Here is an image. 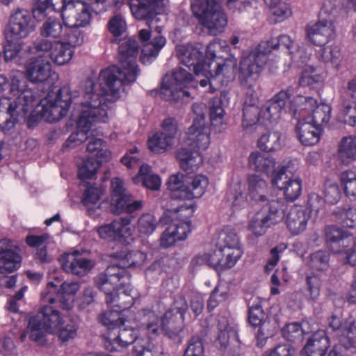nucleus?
<instances>
[{
  "label": "nucleus",
  "mask_w": 356,
  "mask_h": 356,
  "mask_svg": "<svg viewBox=\"0 0 356 356\" xmlns=\"http://www.w3.org/2000/svg\"><path fill=\"white\" fill-rule=\"evenodd\" d=\"M139 46L134 38H124L119 45V66L112 65L101 71L98 88L93 80L85 81L81 100L75 104L73 116L77 130L67 139L65 145L73 148L89 138L92 127L97 122H106L109 111L124 90V86L136 80L138 69L136 63Z\"/></svg>",
  "instance_id": "1"
},
{
  "label": "nucleus",
  "mask_w": 356,
  "mask_h": 356,
  "mask_svg": "<svg viewBox=\"0 0 356 356\" xmlns=\"http://www.w3.org/2000/svg\"><path fill=\"white\" fill-rule=\"evenodd\" d=\"M11 98H0V127L3 132L11 131L28 113L40 116L48 122H55L68 113L71 97L61 90L50 91L38 102V97L22 72L13 75L10 86Z\"/></svg>",
  "instance_id": "2"
},
{
  "label": "nucleus",
  "mask_w": 356,
  "mask_h": 356,
  "mask_svg": "<svg viewBox=\"0 0 356 356\" xmlns=\"http://www.w3.org/2000/svg\"><path fill=\"white\" fill-rule=\"evenodd\" d=\"M97 287L106 294V302L111 307L120 310L107 311L99 316V321L110 330L108 332L123 327L125 323L141 322L146 330L147 321L137 313L134 317L127 309L134 304L133 289L130 284L129 275L117 266H108L104 273L98 275L95 280Z\"/></svg>",
  "instance_id": "3"
},
{
  "label": "nucleus",
  "mask_w": 356,
  "mask_h": 356,
  "mask_svg": "<svg viewBox=\"0 0 356 356\" xmlns=\"http://www.w3.org/2000/svg\"><path fill=\"white\" fill-rule=\"evenodd\" d=\"M56 289L53 283L48 284L46 291L41 294L42 305L38 312L29 318L27 329L32 341H40L46 332L56 334L63 343L76 336V325L73 322L65 324L64 316L57 308L60 305L53 294Z\"/></svg>",
  "instance_id": "4"
},
{
  "label": "nucleus",
  "mask_w": 356,
  "mask_h": 356,
  "mask_svg": "<svg viewBox=\"0 0 356 356\" xmlns=\"http://www.w3.org/2000/svg\"><path fill=\"white\" fill-rule=\"evenodd\" d=\"M129 7L135 18L138 19H147L148 29H143L139 31V38L143 42L140 60L146 64L152 62L165 46L166 40L161 35L162 27L157 26L160 13V6L163 0H129Z\"/></svg>",
  "instance_id": "5"
},
{
  "label": "nucleus",
  "mask_w": 356,
  "mask_h": 356,
  "mask_svg": "<svg viewBox=\"0 0 356 356\" xmlns=\"http://www.w3.org/2000/svg\"><path fill=\"white\" fill-rule=\"evenodd\" d=\"M293 44V40L287 35L261 42L254 50L243 55L239 67V81L243 86H253L264 66L268 64V57L272 51L283 47L289 54H292L291 49Z\"/></svg>",
  "instance_id": "6"
},
{
  "label": "nucleus",
  "mask_w": 356,
  "mask_h": 356,
  "mask_svg": "<svg viewBox=\"0 0 356 356\" xmlns=\"http://www.w3.org/2000/svg\"><path fill=\"white\" fill-rule=\"evenodd\" d=\"M211 130L206 122H193L185 134L184 144L186 147H180L177 150L176 157L179 161L181 168L187 172H192L202 163L203 159L201 151L206 150L211 143Z\"/></svg>",
  "instance_id": "7"
},
{
  "label": "nucleus",
  "mask_w": 356,
  "mask_h": 356,
  "mask_svg": "<svg viewBox=\"0 0 356 356\" xmlns=\"http://www.w3.org/2000/svg\"><path fill=\"white\" fill-rule=\"evenodd\" d=\"M177 57L181 63L186 66L189 70L193 71L195 74H203L207 78L216 76L220 74L228 76L233 74L237 66V59L231 56L221 63H215V70H213V62L206 63L202 60L203 54L200 50L199 44H184L177 45L176 47Z\"/></svg>",
  "instance_id": "8"
},
{
  "label": "nucleus",
  "mask_w": 356,
  "mask_h": 356,
  "mask_svg": "<svg viewBox=\"0 0 356 356\" xmlns=\"http://www.w3.org/2000/svg\"><path fill=\"white\" fill-rule=\"evenodd\" d=\"M33 13L24 8H17L10 17L6 30V44L4 55L6 60L16 59L20 54L23 43L22 40L28 37L35 30Z\"/></svg>",
  "instance_id": "9"
},
{
  "label": "nucleus",
  "mask_w": 356,
  "mask_h": 356,
  "mask_svg": "<svg viewBox=\"0 0 356 356\" xmlns=\"http://www.w3.org/2000/svg\"><path fill=\"white\" fill-rule=\"evenodd\" d=\"M188 309L186 300L183 296L177 297L172 307L165 312L164 317L160 320L159 317L151 309H143L138 311L140 316L146 319L147 334L152 337L157 335L160 330L165 331L177 332L180 330V324L184 320V315Z\"/></svg>",
  "instance_id": "10"
},
{
  "label": "nucleus",
  "mask_w": 356,
  "mask_h": 356,
  "mask_svg": "<svg viewBox=\"0 0 356 356\" xmlns=\"http://www.w3.org/2000/svg\"><path fill=\"white\" fill-rule=\"evenodd\" d=\"M194 16L207 33L216 35L227 25V17L219 0H191Z\"/></svg>",
  "instance_id": "11"
},
{
  "label": "nucleus",
  "mask_w": 356,
  "mask_h": 356,
  "mask_svg": "<svg viewBox=\"0 0 356 356\" xmlns=\"http://www.w3.org/2000/svg\"><path fill=\"white\" fill-rule=\"evenodd\" d=\"M324 233L329 250L334 254L343 255L346 263L356 265V238L333 225L325 226Z\"/></svg>",
  "instance_id": "12"
},
{
  "label": "nucleus",
  "mask_w": 356,
  "mask_h": 356,
  "mask_svg": "<svg viewBox=\"0 0 356 356\" xmlns=\"http://www.w3.org/2000/svg\"><path fill=\"white\" fill-rule=\"evenodd\" d=\"M288 209L283 200H273L264 205L250 219L248 229L255 236H261L273 224L282 220Z\"/></svg>",
  "instance_id": "13"
},
{
  "label": "nucleus",
  "mask_w": 356,
  "mask_h": 356,
  "mask_svg": "<svg viewBox=\"0 0 356 356\" xmlns=\"http://www.w3.org/2000/svg\"><path fill=\"white\" fill-rule=\"evenodd\" d=\"M193 77L187 70L179 68L172 74H166L162 81L160 97L165 101L177 102L181 97L190 96L186 90L192 83Z\"/></svg>",
  "instance_id": "14"
},
{
  "label": "nucleus",
  "mask_w": 356,
  "mask_h": 356,
  "mask_svg": "<svg viewBox=\"0 0 356 356\" xmlns=\"http://www.w3.org/2000/svg\"><path fill=\"white\" fill-rule=\"evenodd\" d=\"M293 163L290 161L285 165H282L277 171H274L271 176L273 186L283 192L284 197L288 201H295L302 193V180L299 177H290L295 170Z\"/></svg>",
  "instance_id": "15"
},
{
  "label": "nucleus",
  "mask_w": 356,
  "mask_h": 356,
  "mask_svg": "<svg viewBox=\"0 0 356 356\" xmlns=\"http://www.w3.org/2000/svg\"><path fill=\"white\" fill-rule=\"evenodd\" d=\"M61 3L63 23L77 27H85L91 21L92 14L88 4L83 1L58 0Z\"/></svg>",
  "instance_id": "16"
},
{
  "label": "nucleus",
  "mask_w": 356,
  "mask_h": 356,
  "mask_svg": "<svg viewBox=\"0 0 356 356\" xmlns=\"http://www.w3.org/2000/svg\"><path fill=\"white\" fill-rule=\"evenodd\" d=\"M34 48L42 52L45 57H49L58 65L67 63L72 58L74 49L61 41L52 42L49 39H41L34 43Z\"/></svg>",
  "instance_id": "17"
},
{
  "label": "nucleus",
  "mask_w": 356,
  "mask_h": 356,
  "mask_svg": "<svg viewBox=\"0 0 356 356\" xmlns=\"http://www.w3.org/2000/svg\"><path fill=\"white\" fill-rule=\"evenodd\" d=\"M196 209L194 202H184L171 211V222L169 226L175 228V233L180 241L185 240L191 232V222Z\"/></svg>",
  "instance_id": "18"
},
{
  "label": "nucleus",
  "mask_w": 356,
  "mask_h": 356,
  "mask_svg": "<svg viewBox=\"0 0 356 356\" xmlns=\"http://www.w3.org/2000/svg\"><path fill=\"white\" fill-rule=\"evenodd\" d=\"M140 341L137 345L138 349L140 346H144L143 339L138 337V331L133 328L120 327L118 329V334L110 332L105 337L104 347L109 352H120L126 349L130 344L136 343Z\"/></svg>",
  "instance_id": "19"
},
{
  "label": "nucleus",
  "mask_w": 356,
  "mask_h": 356,
  "mask_svg": "<svg viewBox=\"0 0 356 356\" xmlns=\"http://www.w3.org/2000/svg\"><path fill=\"white\" fill-rule=\"evenodd\" d=\"M59 261L63 270L79 277L87 275L94 267L93 261L79 250L63 254Z\"/></svg>",
  "instance_id": "20"
},
{
  "label": "nucleus",
  "mask_w": 356,
  "mask_h": 356,
  "mask_svg": "<svg viewBox=\"0 0 356 356\" xmlns=\"http://www.w3.org/2000/svg\"><path fill=\"white\" fill-rule=\"evenodd\" d=\"M245 187L250 204H259L262 207L273 200H282L278 198H270L268 196V185L266 180L258 175L254 173L248 175L245 180Z\"/></svg>",
  "instance_id": "21"
},
{
  "label": "nucleus",
  "mask_w": 356,
  "mask_h": 356,
  "mask_svg": "<svg viewBox=\"0 0 356 356\" xmlns=\"http://www.w3.org/2000/svg\"><path fill=\"white\" fill-rule=\"evenodd\" d=\"M291 95L289 88L281 90L266 104L261 109L262 124L267 126L268 124L276 123L280 119Z\"/></svg>",
  "instance_id": "22"
},
{
  "label": "nucleus",
  "mask_w": 356,
  "mask_h": 356,
  "mask_svg": "<svg viewBox=\"0 0 356 356\" xmlns=\"http://www.w3.org/2000/svg\"><path fill=\"white\" fill-rule=\"evenodd\" d=\"M307 38L313 44L322 46L335 36V27L332 20L321 19L306 26Z\"/></svg>",
  "instance_id": "23"
},
{
  "label": "nucleus",
  "mask_w": 356,
  "mask_h": 356,
  "mask_svg": "<svg viewBox=\"0 0 356 356\" xmlns=\"http://www.w3.org/2000/svg\"><path fill=\"white\" fill-rule=\"evenodd\" d=\"M35 53L37 56L30 58L26 65V74L31 82L44 83L51 76V65L42 52L35 50Z\"/></svg>",
  "instance_id": "24"
},
{
  "label": "nucleus",
  "mask_w": 356,
  "mask_h": 356,
  "mask_svg": "<svg viewBox=\"0 0 356 356\" xmlns=\"http://www.w3.org/2000/svg\"><path fill=\"white\" fill-rule=\"evenodd\" d=\"M240 83L243 88L247 90V97L244 101L243 108V125L247 128L257 122L262 124L263 118H261V109L260 110L257 106V98L254 91V87L256 83L252 87H248L243 86L241 81ZM255 83H257V81Z\"/></svg>",
  "instance_id": "25"
},
{
  "label": "nucleus",
  "mask_w": 356,
  "mask_h": 356,
  "mask_svg": "<svg viewBox=\"0 0 356 356\" xmlns=\"http://www.w3.org/2000/svg\"><path fill=\"white\" fill-rule=\"evenodd\" d=\"M322 128L317 127L307 119L299 120L296 132L300 142L305 146L314 145L320 140Z\"/></svg>",
  "instance_id": "26"
},
{
  "label": "nucleus",
  "mask_w": 356,
  "mask_h": 356,
  "mask_svg": "<svg viewBox=\"0 0 356 356\" xmlns=\"http://www.w3.org/2000/svg\"><path fill=\"white\" fill-rule=\"evenodd\" d=\"M310 218V211L307 208L294 207L291 209L286 219V224L293 235H297L305 230Z\"/></svg>",
  "instance_id": "27"
},
{
  "label": "nucleus",
  "mask_w": 356,
  "mask_h": 356,
  "mask_svg": "<svg viewBox=\"0 0 356 356\" xmlns=\"http://www.w3.org/2000/svg\"><path fill=\"white\" fill-rule=\"evenodd\" d=\"M289 111L294 118L299 120L307 119L316 105V100L311 97L297 96L289 102Z\"/></svg>",
  "instance_id": "28"
},
{
  "label": "nucleus",
  "mask_w": 356,
  "mask_h": 356,
  "mask_svg": "<svg viewBox=\"0 0 356 356\" xmlns=\"http://www.w3.org/2000/svg\"><path fill=\"white\" fill-rule=\"evenodd\" d=\"M208 185L209 179L206 176L196 175L185 188L181 190L180 199L188 200L190 202L194 198H200L204 194Z\"/></svg>",
  "instance_id": "29"
},
{
  "label": "nucleus",
  "mask_w": 356,
  "mask_h": 356,
  "mask_svg": "<svg viewBox=\"0 0 356 356\" xmlns=\"http://www.w3.org/2000/svg\"><path fill=\"white\" fill-rule=\"evenodd\" d=\"M329 347V339L323 330L316 332L304 347L307 356H325Z\"/></svg>",
  "instance_id": "30"
},
{
  "label": "nucleus",
  "mask_w": 356,
  "mask_h": 356,
  "mask_svg": "<svg viewBox=\"0 0 356 356\" xmlns=\"http://www.w3.org/2000/svg\"><path fill=\"white\" fill-rule=\"evenodd\" d=\"M191 264L195 267L208 266L217 272L223 271L221 251L218 247L216 250L197 254Z\"/></svg>",
  "instance_id": "31"
},
{
  "label": "nucleus",
  "mask_w": 356,
  "mask_h": 356,
  "mask_svg": "<svg viewBox=\"0 0 356 356\" xmlns=\"http://www.w3.org/2000/svg\"><path fill=\"white\" fill-rule=\"evenodd\" d=\"M118 258L119 259V265L113 264L110 266H117L130 275L125 268L143 266L147 260V254L139 250L122 251L118 254ZM129 279L131 280V275H129Z\"/></svg>",
  "instance_id": "32"
},
{
  "label": "nucleus",
  "mask_w": 356,
  "mask_h": 356,
  "mask_svg": "<svg viewBox=\"0 0 356 356\" xmlns=\"http://www.w3.org/2000/svg\"><path fill=\"white\" fill-rule=\"evenodd\" d=\"M133 181L136 184L141 183L143 186L152 191L159 190L161 184L160 177L152 173L147 164L140 165L139 172L133 177Z\"/></svg>",
  "instance_id": "33"
},
{
  "label": "nucleus",
  "mask_w": 356,
  "mask_h": 356,
  "mask_svg": "<svg viewBox=\"0 0 356 356\" xmlns=\"http://www.w3.org/2000/svg\"><path fill=\"white\" fill-rule=\"evenodd\" d=\"M248 165L254 171L268 174L275 168V161L270 156L256 151L250 154Z\"/></svg>",
  "instance_id": "34"
},
{
  "label": "nucleus",
  "mask_w": 356,
  "mask_h": 356,
  "mask_svg": "<svg viewBox=\"0 0 356 356\" xmlns=\"http://www.w3.org/2000/svg\"><path fill=\"white\" fill-rule=\"evenodd\" d=\"M338 156L343 163L356 160V136L343 137L338 145Z\"/></svg>",
  "instance_id": "35"
},
{
  "label": "nucleus",
  "mask_w": 356,
  "mask_h": 356,
  "mask_svg": "<svg viewBox=\"0 0 356 356\" xmlns=\"http://www.w3.org/2000/svg\"><path fill=\"white\" fill-rule=\"evenodd\" d=\"M170 138L159 131L156 132L147 140L149 149L156 154L165 152L172 148L175 143V141Z\"/></svg>",
  "instance_id": "36"
},
{
  "label": "nucleus",
  "mask_w": 356,
  "mask_h": 356,
  "mask_svg": "<svg viewBox=\"0 0 356 356\" xmlns=\"http://www.w3.org/2000/svg\"><path fill=\"white\" fill-rule=\"evenodd\" d=\"M65 24L58 19L49 17L44 22L40 27V35L44 39L54 38L60 40L63 34Z\"/></svg>",
  "instance_id": "37"
},
{
  "label": "nucleus",
  "mask_w": 356,
  "mask_h": 356,
  "mask_svg": "<svg viewBox=\"0 0 356 356\" xmlns=\"http://www.w3.org/2000/svg\"><path fill=\"white\" fill-rule=\"evenodd\" d=\"M79 28L71 24H65L63 34L60 41L70 47L72 49L81 45L84 41V35Z\"/></svg>",
  "instance_id": "38"
},
{
  "label": "nucleus",
  "mask_w": 356,
  "mask_h": 356,
  "mask_svg": "<svg viewBox=\"0 0 356 356\" xmlns=\"http://www.w3.org/2000/svg\"><path fill=\"white\" fill-rule=\"evenodd\" d=\"M282 144V134L278 131L264 134L258 140V147L265 152L278 150Z\"/></svg>",
  "instance_id": "39"
},
{
  "label": "nucleus",
  "mask_w": 356,
  "mask_h": 356,
  "mask_svg": "<svg viewBox=\"0 0 356 356\" xmlns=\"http://www.w3.org/2000/svg\"><path fill=\"white\" fill-rule=\"evenodd\" d=\"M224 114L221 100L219 98H213L210 107V120L211 125L218 132L225 129Z\"/></svg>",
  "instance_id": "40"
},
{
  "label": "nucleus",
  "mask_w": 356,
  "mask_h": 356,
  "mask_svg": "<svg viewBox=\"0 0 356 356\" xmlns=\"http://www.w3.org/2000/svg\"><path fill=\"white\" fill-rule=\"evenodd\" d=\"M332 108L329 104H321L316 105L312 111V115L308 116L307 120L321 128L322 125L327 124L331 117Z\"/></svg>",
  "instance_id": "41"
},
{
  "label": "nucleus",
  "mask_w": 356,
  "mask_h": 356,
  "mask_svg": "<svg viewBox=\"0 0 356 356\" xmlns=\"http://www.w3.org/2000/svg\"><path fill=\"white\" fill-rule=\"evenodd\" d=\"M80 289V284L79 282H64L61 286L60 290L63 293L67 296L64 297L58 302L60 307L65 310H70L73 307L74 296Z\"/></svg>",
  "instance_id": "42"
},
{
  "label": "nucleus",
  "mask_w": 356,
  "mask_h": 356,
  "mask_svg": "<svg viewBox=\"0 0 356 356\" xmlns=\"http://www.w3.org/2000/svg\"><path fill=\"white\" fill-rule=\"evenodd\" d=\"M217 247L220 249L242 248L238 236L231 227H225L220 232Z\"/></svg>",
  "instance_id": "43"
},
{
  "label": "nucleus",
  "mask_w": 356,
  "mask_h": 356,
  "mask_svg": "<svg viewBox=\"0 0 356 356\" xmlns=\"http://www.w3.org/2000/svg\"><path fill=\"white\" fill-rule=\"evenodd\" d=\"M22 257L17 252H8L0 256L1 273H12L21 266Z\"/></svg>",
  "instance_id": "44"
},
{
  "label": "nucleus",
  "mask_w": 356,
  "mask_h": 356,
  "mask_svg": "<svg viewBox=\"0 0 356 356\" xmlns=\"http://www.w3.org/2000/svg\"><path fill=\"white\" fill-rule=\"evenodd\" d=\"M158 222L150 213L143 214L138 220L136 229L141 237L151 235L156 229Z\"/></svg>",
  "instance_id": "45"
},
{
  "label": "nucleus",
  "mask_w": 356,
  "mask_h": 356,
  "mask_svg": "<svg viewBox=\"0 0 356 356\" xmlns=\"http://www.w3.org/2000/svg\"><path fill=\"white\" fill-rule=\"evenodd\" d=\"M341 115L343 116L345 124L350 126L356 124V99H352L350 97H344V95H341Z\"/></svg>",
  "instance_id": "46"
},
{
  "label": "nucleus",
  "mask_w": 356,
  "mask_h": 356,
  "mask_svg": "<svg viewBox=\"0 0 356 356\" xmlns=\"http://www.w3.org/2000/svg\"><path fill=\"white\" fill-rule=\"evenodd\" d=\"M223 271L234 267L243 254L242 248L220 249Z\"/></svg>",
  "instance_id": "47"
},
{
  "label": "nucleus",
  "mask_w": 356,
  "mask_h": 356,
  "mask_svg": "<svg viewBox=\"0 0 356 356\" xmlns=\"http://www.w3.org/2000/svg\"><path fill=\"white\" fill-rule=\"evenodd\" d=\"M141 200H134L131 195L125 196L124 199H118L117 204L113 206L114 211L116 213L126 212L132 213L142 208Z\"/></svg>",
  "instance_id": "48"
},
{
  "label": "nucleus",
  "mask_w": 356,
  "mask_h": 356,
  "mask_svg": "<svg viewBox=\"0 0 356 356\" xmlns=\"http://www.w3.org/2000/svg\"><path fill=\"white\" fill-rule=\"evenodd\" d=\"M333 215L343 226L350 228L356 227V209L350 207L338 209L333 212Z\"/></svg>",
  "instance_id": "49"
},
{
  "label": "nucleus",
  "mask_w": 356,
  "mask_h": 356,
  "mask_svg": "<svg viewBox=\"0 0 356 356\" xmlns=\"http://www.w3.org/2000/svg\"><path fill=\"white\" fill-rule=\"evenodd\" d=\"M323 80V77L319 70L312 66H307L302 72L299 84L302 86H309L321 83Z\"/></svg>",
  "instance_id": "50"
},
{
  "label": "nucleus",
  "mask_w": 356,
  "mask_h": 356,
  "mask_svg": "<svg viewBox=\"0 0 356 356\" xmlns=\"http://www.w3.org/2000/svg\"><path fill=\"white\" fill-rule=\"evenodd\" d=\"M283 337L291 342H300L303 339L305 333L302 325L298 323L287 324L282 330Z\"/></svg>",
  "instance_id": "51"
},
{
  "label": "nucleus",
  "mask_w": 356,
  "mask_h": 356,
  "mask_svg": "<svg viewBox=\"0 0 356 356\" xmlns=\"http://www.w3.org/2000/svg\"><path fill=\"white\" fill-rule=\"evenodd\" d=\"M330 254L324 250H318L310 255L309 267L316 271L326 270L329 267Z\"/></svg>",
  "instance_id": "52"
},
{
  "label": "nucleus",
  "mask_w": 356,
  "mask_h": 356,
  "mask_svg": "<svg viewBox=\"0 0 356 356\" xmlns=\"http://www.w3.org/2000/svg\"><path fill=\"white\" fill-rule=\"evenodd\" d=\"M104 193V189L101 186H88L83 193L82 203L90 208L98 204Z\"/></svg>",
  "instance_id": "53"
},
{
  "label": "nucleus",
  "mask_w": 356,
  "mask_h": 356,
  "mask_svg": "<svg viewBox=\"0 0 356 356\" xmlns=\"http://www.w3.org/2000/svg\"><path fill=\"white\" fill-rule=\"evenodd\" d=\"M265 3L269 6L272 14L277 17V21H282L291 14L289 5L280 0H265Z\"/></svg>",
  "instance_id": "54"
},
{
  "label": "nucleus",
  "mask_w": 356,
  "mask_h": 356,
  "mask_svg": "<svg viewBox=\"0 0 356 356\" xmlns=\"http://www.w3.org/2000/svg\"><path fill=\"white\" fill-rule=\"evenodd\" d=\"M99 168V162L95 161L91 156L83 161L79 168L78 177L81 179H92Z\"/></svg>",
  "instance_id": "55"
},
{
  "label": "nucleus",
  "mask_w": 356,
  "mask_h": 356,
  "mask_svg": "<svg viewBox=\"0 0 356 356\" xmlns=\"http://www.w3.org/2000/svg\"><path fill=\"white\" fill-rule=\"evenodd\" d=\"M222 51L223 52H228L229 51V47L226 40L215 39L211 42L207 47L206 57L211 60L210 62L213 63L212 65L213 70H215L214 67L216 62H213V59L216 57V51ZM225 60L220 63H222Z\"/></svg>",
  "instance_id": "56"
},
{
  "label": "nucleus",
  "mask_w": 356,
  "mask_h": 356,
  "mask_svg": "<svg viewBox=\"0 0 356 356\" xmlns=\"http://www.w3.org/2000/svg\"><path fill=\"white\" fill-rule=\"evenodd\" d=\"M340 179L348 197L356 198V175L353 171L346 170L341 174Z\"/></svg>",
  "instance_id": "57"
},
{
  "label": "nucleus",
  "mask_w": 356,
  "mask_h": 356,
  "mask_svg": "<svg viewBox=\"0 0 356 356\" xmlns=\"http://www.w3.org/2000/svg\"><path fill=\"white\" fill-rule=\"evenodd\" d=\"M248 321L251 326L269 325L270 323L265 319V314L260 305H249Z\"/></svg>",
  "instance_id": "58"
},
{
  "label": "nucleus",
  "mask_w": 356,
  "mask_h": 356,
  "mask_svg": "<svg viewBox=\"0 0 356 356\" xmlns=\"http://www.w3.org/2000/svg\"><path fill=\"white\" fill-rule=\"evenodd\" d=\"M321 56L325 63H330L334 67H337L341 61V51L337 46H329L322 50Z\"/></svg>",
  "instance_id": "59"
},
{
  "label": "nucleus",
  "mask_w": 356,
  "mask_h": 356,
  "mask_svg": "<svg viewBox=\"0 0 356 356\" xmlns=\"http://www.w3.org/2000/svg\"><path fill=\"white\" fill-rule=\"evenodd\" d=\"M159 131L175 141L179 132L177 120L171 117L165 118L161 124Z\"/></svg>",
  "instance_id": "60"
},
{
  "label": "nucleus",
  "mask_w": 356,
  "mask_h": 356,
  "mask_svg": "<svg viewBox=\"0 0 356 356\" xmlns=\"http://www.w3.org/2000/svg\"><path fill=\"white\" fill-rule=\"evenodd\" d=\"M323 193L325 202L331 204L337 203L341 195L339 186L330 181L325 182Z\"/></svg>",
  "instance_id": "61"
},
{
  "label": "nucleus",
  "mask_w": 356,
  "mask_h": 356,
  "mask_svg": "<svg viewBox=\"0 0 356 356\" xmlns=\"http://www.w3.org/2000/svg\"><path fill=\"white\" fill-rule=\"evenodd\" d=\"M353 322L352 319L343 321L340 315H332L327 319L328 327L334 332H337L340 336H343L346 330L348 329L349 324Z\"/></svg>",
  "instance_id": "62"
},
{
  "label": "nucleus",
  "mask_w": 356,
  "mask_h": 356,
  "mask_svg": "<svg viewBox=\"0 0 356 356\" xmlns=\"http://www.w3.org/2000/svg\"><path fill=\"white\" fill-rule=\"evenodd\" d=\"M184 356H204V346L200 337L194 336L190 339Z\"/></svg>",
  "instance_id": "63"
},
{
  "label": "nucleus",
  "mask_w": 356,
  "mask_h": 356,
  "mask_svg": "<svg viewBox=\"0 0 356 356\" xmlns=\"http://www.w3.org/2000/svg\"><path fill=\"white\" fill-rule=\"evenodd\" d=\"M339 341L346 349L356 348V326L353 321L349 324L348 329L346 330L345 334L339 337Z\"/></svg>",
  "instance_id": "64"
}]
</instances>
